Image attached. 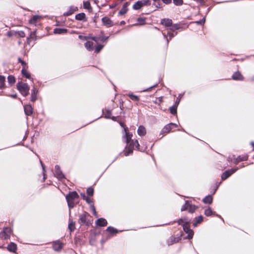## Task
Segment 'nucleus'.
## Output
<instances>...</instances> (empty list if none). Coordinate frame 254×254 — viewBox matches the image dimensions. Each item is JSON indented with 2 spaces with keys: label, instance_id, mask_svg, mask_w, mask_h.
I'll use <instances>...</instances> for the list:
<instances>
[{
  "label": "nucleus",
  "instance_id": "obj_1",
  "mask_svg": "<svg viewBox=\"0 0 254 254\" xmlns=\"http://www.w3.org/2000/svg\"><path fill=\"white\" fill-rule=\"evenodd\" d=\"M161 24L165 26L166 30L167 31V35L164 33L163 34L164 38L168 42L172 38L177 34V32L175 31L179 28V26L177 24H172V20L168 18L162 19L161 21Z\"/></svg>",
  "mask_w": 254,
  "mask_h": 254
},
{
  "label": "nucleus",
  "instance_id": "obj_2",
  "mask_svg": "<svg viewBox=\"0 0 254 254\" xmlns=\"http://www.w3.org/2000/svg\"><path fill=\"white\" fill-rule=\"evenodd\" d=\"M124 131L125 132L126 142L127 144L124 150V154L126 156H128L132 152L134 147L139 150V145L137 140H133L131 139L132 134L127 132V128H124Z\"/></svg>",
  "mask_w": 254,
  "mask_h": 254
},
{
  "label": "nucleus",
  "instance_id": "obj_3",
  "mask_svg": "<svg viewBox=\"0 0 254 254\" xmlns=\"http://www.w3.org/2000/svg\"><path fill=\"white\" fill-rule=\"evenodd\" d=\"M179 225H182L184 231L188 234V238L191 239L193 235V231L190 229V221L186 218H181L178 221Z\"/></svg>",
  "mask_w": 254,
  "mask_h": 254
},
{
  "label": "nucleus",
  "instance_id": "obj_4",
  "mask_svg": "<svg viewBox=\"0 0 254 254\" xmlns=\"http://www.w3.org/2000/svg\"><path fill=\"white\" fill-rule=\"evenodd\" d=\"M79 196L76 191H72L66 196V199L69 209L75 206L76 203V199Z\"/></svg>",
  "mask_w": 254,
  "mask_h": 254
},
{
  "label": "nucleus",
  "instance_id": "obj_5",
  "mask_svg": "<svg viewBox=\"0 0 254 254\" xmlns=\"http://www.w3.org/2000/svg\"><path fill=\"white\" fill-rule=\"evenodd\" d=\"M17 87L19 92L24 96L29 93V87L26 83L19 82L17 84Z\"/></svg>",
  "mask_w": 254,
  "mask_h": 254
},
{
  "label": "nucleus",
  "instance_id": "obj_6",
  "mask_svg": "<svg viewBox=\"0 0 254 254\" xmlns=\"http://www.w3.org/2000/svg\"><path fill=\"white\" fill-rule=\"evenodd\" d=\"M151 4L150 0H141L136 1L132 6V8L134 10H139L144 6H148Z\"/></svg>",
  "mask_w": 254,
  "mask_h": 254
},
{
  "label": "nucleus",
  "instance_id": "obj_7",
  "mask_svg": "<svg viewBox=\"0 0 254 254\" xmlns=\"http://www.w3.org/2000/svg\"><path fill=\"white\" fill-rule=\"evenodd\" d=\"M197 206L193 205L188 200L186 201L185 204L182 207L181 211H185L188 210L189 212L192 213L195 211Z\"/></svg>",
  "mask_w": 254,
  "mask_h": 254
},
{
  "label": "nucleus",
  "instance_id": "obj_8",
  "mask_svg": "<svg viewBox=\"0 0 254 254\" xmlns=\"http://www.w3.org/2000/svg\"><path fill=\"white\" fill-rule=\"evenodd\" d=\"M11 232V229L10 228H4L3 231L0 233V238L3 240L9 239Z\"/></svg>",
  "mask_w": 254,
  "mask_h": 254
},
{
  "label": "nucleus",
  "instance_id": "obj_9",
  "mask_svg": "<svg viewBox=\"0 0 254 254\" xmlns=\"http://www.w3.org/2000/svg\"><path fill=\"white\" fill-rule=\"evenodd\" d=\"M177 125L174 123H170L165 126L161 130V134L169 132L174 127H177Z\"/></svg>",
  "mask_w": 254,
  "mask_h": 254
},
{
  "label": "nucleus",
  "instance_id": "obj_10",
  "mask_svg": "<svg viewBox=\"0 0 254 254\" xmlns=\"http://www.w3.org/2000/svg\"><path fill=\"white\" fill-rule=\"evenodd\" d=\"M238 168H236L234 169H232L229 170H227L225 171L221 176V178L222 180H226L230 176L234 173L237 170H238Z\"/></svg>",
  "mask_w": 254,
  "mask_h": 254
},
{
  "label": "nucleus",
  "instance_id": "obj_11",
  "mask_svg": "<svg viewBox=\"0 0 254 254\" xmlns=\"http://www.w3.org/2000/svg\"><path fill=\"white\" fill-rule=\"evenodd\" d=\"M64 244L59 241L53 242V247L55 251H59L63 248Z\"/></svg>",
  "mask_w": 254,
  "mask_h": 254
},
{
  "label": "nucleus",
  "instance_id": "obj_12",
  "mask_svg": "<svg viewBox=\"0 0 254 254\" xmlns=\"http://www.w3.org/2000/svg\"><path fill=\"white\" fill-rule=\"evenodd\" d=\"M102 21L103 24L108 27H111L113 25L111 20L107 16L103 17L102 18Z\"/></svg>",
  "mask_w": 254,
  "mask_h": 254
},
{
  "label": "nucleus",
  "instance_id": "obj_13",
  "mask_svg": "<svg viewBox=\"0 0 254 254\" xmlns=\"http://www.w3.org/2000/svg\"><path fill=\"white\" fill-rule=\"evenodd\" d=\"M96 224L100 227H104L107 225V220L103 218L98 219L96 221Z\"/></svg>",
  "mask_w": 254,
  "mask_h": 254
},
{
  "label": "nucleus",
  "instance_id": "obj_14",
  "mask_svg": "<svg viewBox=\"0 0 254 254\" xmlns=\"http://www.w3.org/2000/svg\"><path fill=\"white\" fill-rule=\"evenodd\" d=\"M55 172L56 175L59 179H62L64 178V175L62 173L60 167L58 165L55 166Z\"/></svg>",
  "mask_w": 254,
  "mask_h": 254
},
{
  "label": "nucleus",
  "instance_id": "obj_15",
  "mask_svg": "<svg viewBox=\"0 0 254 254\" xmlns=\"http://www.w3.org/2000/svg\"><path fill=\"white\" fill-rule=\"evenodd\" d=\"M24 112L27 116H30L33 113V108L30 105H27L24 106Z\"/></svg>",
  "mask_w": 254,
  "mask_h": 254
},
{
  "label": "nucleus",
  "instance_id": "obj_16",
  "mask_svg": "<svg viewBox=\"0 0 254 254\" xmlns=\"http://www.w3.org/2000/svg\"><path fill=\"white\" fill-rule=\"evenodd\" d=\"M78 10V8L76 6H71L69 7V10L66 12H65L64 15L65 16H68L72 14L74 12Z\"/></svg>",
  "mask_w": 254,
  "mask_h": 254
},
{
  "label": "nucleus",
  "instance_id": "obj_17",
  "mask_svg": "<svg viewBox=\"0 0 254 254\" xmlns=\"http://www.w3.org/2000/svg\"><path fill=\"white\" fill-rule=\"evenodd\" d=\"M232 78L234 80H243L244 77L239 71H237L232 75Z\"/></svg>",
  "mask_w": 254,
  "mask_h": 254
},
{
  "label": "nucleus",
  "instance_id": "obj_18",
  "mask_svg": "<svg viewBox=\"0 0 254 254\" xmlns=\"http://www.w3.org/2000/svg\"><path fill=\"white\" fill-rule=\"evenodd\" d=\"M146 129L143 126H140L137 129V133L140 136H144L146 134Z\"/></svg>",
  "mask_w": 254,
  "mask_h": 254
},
{
  "label": "nucleus",
  "instance_id": "obj_19",
  "mask_svg": "<svg viewBox=\"0 0 254 254\" xmlns=\"http://www.w3.org/2000/svg\"><path fill=\"white\" fill-rule=\"evenodd\" d=\"M7 250L11 252H15L17 249L16 245L14 243H10L7 247Z\"/></svg>",
  "mask_w": 254,
  "mask_h": 254
},
{
  "label": "nucleus",
  "instance_id": "obj_20",
  "mask_svg": "<svg viewBox=\"0 0 254 254\" xmlns=\"http://www.w3.org/2000/svg\"><path fill=\"white\" fill-rule=\"evenodd\" d=\"M127 6H128V3L126 2L124 3L123 5V7L121 8V9L119 12V15H123L126 14L127 11Z\"/></svg>",
  "mask_w": 254,
  "mask_h": 254
},
{
  "label": "nucleus",
  "instance_id": "obj_21",
  "mask_svg": "<svg viewBox=\"0 0 254 254\" xmlns=\"http://www.w3.org/2000/svg\"><path fill=\"white\" fill-rule=\"evenodd\" d=\"M41 17L39 15H34L29 21V23L32 24H35Z\"/></svg>",
  "mask_w": 254,
  "mask_h": 254
},
{
  "label": "nucleus",
  "instance_id": "obj_22",
  "mask_svg": "<svg viewBox=\"0 0 254 254\" xmlns=\"http://www.w3.org/2000/svg\"><path fill=\"white\" fill-rule=\"evenodd\" d=\"M67 32V29L64 28H55L54 30V33L56 34H64Z\"/></svg>",
  "mask_w": 254,
  "mask_h": 254
},
{
  "label": "nucleus",
  "instance_id": "obj_23",
  "mask_svg": "<svg viewBox=\"0 0 254 254\" xmlns=\"http://www.w3.org/2000/svg\"><path fill=\"white\" fill-rule=\"evenodd\" d=\"M93 43L90 41H87L84 44L86 49L90 51L93 50Z\"/></svg>",
  "mask_w": 254,
  "mask_h": 254
},
{
  "label": "nucleus",
  "instance_id": "obj_24",
  "mask_svg": "<svg viewBox=\"0 0 254 254\" xmlns=\"http://www.w3.org/2000/svg\"><path fill=\"white\" fill-rule=\"evenodd\" d=\"M75 19L78 20L86 21V15L84 13H80L76 15Z\"/></svg>",
  "mask_w": 254,
  "mask_h": 254
},
{
  "label": "nucleus",
  "instance_id": "obj_25",
  "mask_svg": "<svg viewBox=\"0 0 254 254\" xmlns=\"http://www.w3.org/2000/svg\"><path fill=\"white\" fill-rule=\"evenodd\" d=\"M87 213H84L79 216V221L82 224H86Z\"/></svg>",
  "mask_w": 254,
  "mask_h": 254
},
{
  "label": "nucleus",
  "instance_id": "obj_26",
  "mask_svg": "<svg viewBox=\"0 0 254 254\" xmlns=\"http://www.w3.org/2000/svg\"><path fill=\"white\" fill-rule=\"evenodd\" d=\"M105 117L106 118H108V119H112V120L113 121H116V119H117V118L116 117H112L111 116V112L109 111V110H107L105 113Z\"/></svg>",
  "mask_w": 254,
  "mask_h": 254
},
{
  "label": "nucleus",
  "instance_id": "obj_27",
  "mask_svg": "<svg viewBox=\"0 0 254 254\" xmlns=\"http://www.w3.org/2000/svg\"><path fill=\"white\" fill-rule=\"evenodd\" d=\"M203 221V217L201 215L195 218V222L193 223L194 227L197 226V224L200 223Z\"/></svg>",
  "mask_w": 254,
  "mask_h": 254
},
{
  "label": "nucleus",
  "instance_id": "obj_28",
  "mask_svg": "<svg viewBox=\"0 0 254 254\" xmlns=\"http://www.w3.org/2000/svg\"><path fill=\"white\" fill-rule=\"evenodd\" d=\"M212 197L211 195H207L203 199V202L205 203L211 204L212 202Z\"/></svg>",
  "mask_w": 254,
  "mask_h": 254
},
{
  "label": "nucleus",
  "instance_id": "obj_29",
  "mask_svg": "<svg viewBox=\"0 0 254 254\" xmlns=\"http://www.w3.org/2000/svg\"><path fill=\"white\" fill-rule=\"evenodd\" d=\"M68 228L70 232L73 231L75 229V222L69 220Z\"/></svg>",
  "mask_w": 254,
  "mask_h": 254
},
{
  "label": "nucleus",
  "instance_id": "obj_30",
  "mask_svg": "<svg viewBox=\"0 0 254 254\" xmlns=\"http://www.w3.org/2000/svg\"><path fill=\"white\" fill-rule=\"evenodd\" d=\"M21 73L26 78L31 79L30 74L27 71V69L22 68Z\"/></svg>",
  "mask_w": 254,
  "mask_h": 254
},
{
  "label": "nucleus",
  "instance_id": "obj_31",
  "mask_svg": "<svg viewBox=\"0 0 254 254\" xmlns=\"http://www.w3.org/2000/svg\"><path fill=\"white\" fill-rule=\"evenodd\" d=\"M247 159H248L247 155H245V156H239L236 159L235 162H236V163H237L240 161H245V160H247Z\"/></svg>",
  "mask_w": 254,
  "mask_h": 254
},
{
  "label": "nucleus",
  "instance_id": "obj_32",
  "mask_svg": "<svg viewBox=\"0 0 254 254\" xmlns=\"http://www.w3.org/2000/svg\"><path fill=\"white\" fill-rule=\"evenodd\" d=\"M30 39H36V32L35 31H33V32H31L30 35V37L29 38H27V43L28 44H30Z\"/></svg>",
  "mask_w": 254,
  "mask_h": 254
},
{
  "label": "nucleus",
  "instance_id": "obj_33",
  "mask_svg": "<svg viewBox=\"0 0 254 254\" xmlns=\"http://www.w3.org/2000/svg\"><path fill=\"white\" fill-rule=\"evenodd\" d=\"M128 96L133 101H138L139 100V98L138 96L133 95L132 93H129L128 94Z\"/></svg>",
  "mask_w": 254,
  "mask_h": 254
},
{
  "label": "nucleus",
  "instance_id": "obj_34",
  "mask_svg": "<svg viewBox=\"0 0 254 254\" xmlns=\"http://www.w3.org/2000/svg\"><path fill=\"white\" fill-rule=\"evenodd\" d=\"M5 77L3 76L0 75V89L4 87Z\"/></svg>",
  "mask_w": 254,
  "mask_h": 254
},
{
  "label": "nucleus",
  "instance_id": "obj_35",
  "mask_svg": "<svg viewBox=\"0 0 254 254\" xmlns=\"http://www.w3.org/2000/svg\"><path fill=\"white\" fill-rule=\"evenodd\" d=\"M106 230L113 234H116L118 232V231L116 229L110 226L108 227Z\"/></svg>",
  "mask_w": 254,
  "mask_h": 254
},
{
  "label": "nucleus",
  "instance_id": "obj_36",
  "mask_svg": "<svg viewBox=\"0 0 254 254\" xmlns=\"http://www.w3.org/2000/svg\"><path fill=\"white\" fill-rule=\"evenodd\" d=\"M204 214L206 216H209L213 214V211L210 207H208V208L205 209L204 211Z\"/></svg>",
  "mask_w": 254,
  "mask_h": 254
},
{
  "label": "nucleus",
  "instance_id": "obj_37",
  "mask_svg": "<svg viewBox=\"0 0 254 254\" xmlns=\"http://www.w3.org/2000/svg\"><path fill=\"white\" fill-rule=\"evenodd\" d=\"M103 47H104L103 45L97 44L95 46V52H96V53H99L102 49Z\"/></svg>",
  "mask_w": 254,
  "mask_h": 254
},
{
  "label": "nucleus",
  "instance_id": "obj_38",
  "mask_svg": "<svg viewBox=\"0 0 254 254\" xmlns=\"http://www.w3.org/2000/svg\"><path fill=\"white\" fill-rule=\"evenodd\" d=\"M90 209L91 210V211H92L93 212V215L96 217L97 218L98 217V214H97V213L96 211V209H95V206H94L93 204H91L90 206Z\"/></svg>",
  "mask_w": 254,
  "mask_h": 254
},
{
  "label": "nucleus",
  "instance_id": "obj_39",
  "mask_svg": "<svg viewBox=\"0 0 254 254\" xmlns=\"http://www.w3.org/2000/svg\"><path fill=\"white\" fill-rule=\"evenodd\" d=\"M18 62L23 66V68L27 69L28 65H27V64L26 63V62H25L24 61H22L20 58L18 59Z\"/></svg>",
  "mask_w": 254,
  "mask_h": 254
},
{
  "label": "nucleus",
  "instance_id": "obj_40",
  "mask_svg": "<svg viewBox=\"0 0 254 254\" xmlns=\"http://www.w3.org/2000/svg\"><path fill=\"white\" fill-rule=\"evenodd\" d=\"M83 7L85 9H91L90 3L89 1L83 2Z\"/></svg>",
  "mask_w": 254,
  "mask_h": 254
},
{
  "label": "nucleus",
  "instance_id": "obj_41",
  "mask_svg": "<svg viewBox=\"0 0 254 254\" xmlns=\"http://www.w3.org/2000/svg\"><path fill=\"white\" fill-rule=\"evenodd\" d=\"M7 35L8 37L16 36V31H14V30H11L7 32Z\"/></svg>",
  "mask_w": 254,
  "mask_h": 254
},
{
  "label": "nucleus",
  "instance_id": "obj_42",
  "mask_svg": "<svg viewBox=\"0 0 254 254\" xmlns=\"http://www.w3.org/2000/svg\"><path fill=\"white\" fill-rule=\"evenodd\" d=\"M137 22L140 25H143L145 23V19L142 17H139L137 19Z\"/></svg>",
  "mask_w": 254,
  "mask_h": 254
},
{
  "label": "nucleus",
  "instance_id": "obj_43",
  "mask_svg": "<svg viewBox=\"0 0 254 254\" xmlns=\"http://www.w3.org/2000/svg\"><path fill=\"white\" fill-rule=\"evenodd\" d=\"M87 193L89 195H93L94 193V189L92 187H90L87 189Z\"/></svg>",
  "mask_w": 254,
  "mask_h": 254
},
{
  "label": "nucleus",
  "instance_id": "obj_44",
  "mask_svg": "<svg viewBox=\"0 0 254 254\" xmlns=\"http://www.w3.org/2000/svg\"><path fill=\"white\" fill-rule=\"evenodd\" d=\"M16 36L23 38L25 36V33L22 31H16Z\"/></svg>",
  "mask_w": 254,
  "mask_h": 254
},
{
  "label": "nucleus",
  "instance_id": "obj_45",
  "mask_svg": "<svg viewBox=\"0 0 254 254\" xmlns=\"http://www.w3.org/2000/svg\"><path fill=\"white\" fill-rule=\"evenodd\" d=\"M170 110L171 114L175 115L177 113V109L175 106L171 107Z\"/></svg>",
  "mask_w": 254,
  "mask_h": 254
},
{
  "label": "nucleus",
  "instance_id": "obj_46",
  "mask_svg": "<svg viewBox=\"0 0 254 254\" xmlns=\"http://www.w3.org/2000/svg\"><path fill=\"white\" fill-rule=\"evenodd\" d=\"M173 2L176 5H182L183 3V0H173Z\"/></svg>",
  "mask_w": 254,
  "mask_h": 254
},
{
  "label": "nucleus",
  "instance_id": "obj_47",
  "mask_svg": "<svg viewBox=\"0 0 254 254\" xmlns=\"http://www.w3.org/2000/svg\"><path fill=\"white\" fill-rule=\"evenodd\" d=\"M178 241V239L175 238H171L170 239V242H168V245H172L174 243H176Z\"/></svg>",
  "mask_w": 254,
  "mask_h": 254
},
{
  "label": "nucleus",
  "instance_id": "obj_48",
  "mask_svg": "<svg viewBox=\"0 0 254 254\" xmlns=\"http://www.w3.org/2000/svg\"><path fill=\"white\" fill-rule=\"evenodd\" d=\"M8 81L10 83H13L15 82V78L13 76H9Z\"/></svg>",
  "mask_w": 254,
  "mask_h": 254
},
{
  "label": "nucleus",
  "instance_id": "obj_49",
  "mask_svg": "<svg viewBox=\"0 0 254 254\" xmlns=\"http://www.w3.org/2000/svg\"><path fill=\"white\" fill-rule=\"evenodd\" d=\"M86 200V201L87 202V203H88V204H90V206L91 205V204H93V202L92 201V200L88 197H86V198L84 199Z\"/></svg>",
  "mask_w": 254,
  "mask_h": 254
},
{
  "label": "nucleus",
  "instance_id": "obj_50",
  "mask_svg": "<svg viewBox=\"0 0 254 254\" xmlns=\"http://www.w3.org/2000/svg\"><path fill=\"white\" fill-rule=\"evenodd\" d=\"M205 21V19L204 18H202V19L200 20L199 21H195V22L198 24H203Z\"/></svg>",
  "mask_w": 254,
  "mask_h": 254
},
{
  "label": "nucleus",
  "instance_id": "obj_51",
  "mask_svg": "<svg viewBox=\"0 0 254 254\" xmlns=\"http://www.w3.org/2000/svg\"><path fill=\"white\" fill-rule=\"evenodd\" d=\"M78 38L82 40H87V39H88L89 38L88 37L83 36L82 35H79L78 36Z\"/></svg>",
  "mask_w": 254,
  "mask_h": 254
},
{
  "label": "nucleus",
  "instance_id": "obj_52",
  "mask_svg": "<svg viewBox=\"0 0 254 254\" xmlns=\"http://www.w3.org/2000/svg\"><path fill=\"white\" fill-rule=\"evenodd\" d=\"M37 92H38V90H37V89L36 88L34 87L32 90L31 95H36Z\"/></svg>",
  "mask_w": 254,
  "mask_h": 254
},
{
  "label": "nucleus",
  "instance_id": "obj_53",
  "mask_svg": "<svg viewBox=\"0 0 254 254\" xmlns=\"http://www.w3.org/2000/svg\"><path fill=\"white\" fill-rule=\"evenodd\" d=\"M36 99H37L36 95H31V100L32 102L35 101L36 100Z\"/></svg>",
  "mask_w": 254,
  "mask_h": 254
},
{
  "label": "nucleus",
  "instance_id": "obj_54",
  "mask_svg": "<svg viewBox=\"0 0 254 254\" xmlns=\"http://www.w3.org/2000/svg\"><path fill=\"white\" fill-rule=\"evenodd\" d=\"M91 39L94 41L96 43H97L98 41L100 40V37H92Z\"/></svg>",
  "mask_w": 254,
  "mask_h": 254
},
{
  "label": "nucleus",
  "instance_id": "obj_55",
  "mask_svg": "<svg viewBox=\"0 0 254 254\" xmlns=\"http://www.w3.org/2000/svg\"><path fill=\"white\" fill-rule=\"evenodd\" d=\"M108 38V37H100V40L102 41V42H104L105 41H106Z\"/></svg>",
  "mask_w": 254,
  "mask_h": 254
},
{
  "label": "nucleus",
  "instance_id": "obj_56",
  "mask_svg": "<svg viewBox=\"0 0 254 254\" xmlns=\"http://www.w3.org/2000/svg\"><path fill=\"white\" fill-rule=\"evenodd\" d=\"M163 2L166 4H168L171 2L172 0H162Z\"/></svg>",
  "mask_w": 254,
  "mask_h": 254
},
{
  "label": "nucleus",
  "instance_id": "obj_57",
  "mask_svg": "<svg viewBox=\"0 0 254 254\" xmlns=\"http://www.w3.org/2000/svg\"><path fill=\"white\" fill-rule=\"evenodd\" d=\"M81 195L83 199H85L86 198V197H87L85 195V194L84 193H81Z\"/></svg>",
  "mask_w": 254,
  "mask_h": 254
},
{
  "label": "nucleus",
  "instance_id": "obj_58",
  "mask_svg": "<svg viewBox=\"0 0 254 254\" xmlns=\"http://www.w3.org/2000/svg\"><path fill=\"white\" fill-rule=\"evenodd\" d=\"M41 165H42V168H43V175H44V179H45V169H44V166H43V165L42 164V163L41 162Z\"/></svg>",
  "mask_w": 254,
  "mask_h": 254
},
{
  "label": "nucleus",
  "instance_id": "obj_59",
  "mask_svg": "<svg viewBox=\"0 0 254 254\" xmlns=\"http://www.w3.org/2000/svg\"><path fill=\"white\" fill-rule=\"evenodd\" d=\"M155 86H156V85L153 86V87H155ZM152 87H153V86H152V87H149V88L146 89H145V90H143V91H150V90H151V89Z\"/></svg>",
  "mask_w": 254,
  "mask_h": 254
},
{
  "label": "nucleus",
  "instance_id": "obj_60",
  "mask_svg": "<svg viewBox=\"0 0 254 254\" xmlns=\"http://www.w3.org/2000/svg\"><path fill=\"white\" fill-rule=\"evenodd\" d=\"M179 102H180V99H179V98H177L176 102V104H177V105H178L179 104Z\"/></svg>",
  "mask_w": 254,
  "mask_h": 254
},
{
  "label": "nucleus",
  "instance_id": "obj_61",
  "mask_svg": "<svg viewBox=\"0 0 254 254\" xmlns=\"http://www.w3.org/2000/svg\"><path fill=\"white\" fill-rule=\"evenodd\" d=\"M251 145H252V146L254 147V142H251Z\"/></svg>",
  "mask_w": 254,
  "mask_h": 254
},
{
  "label": "nucleus",
  "instance_id": "obj_62",
  "mask_svg": "<svg viewBox=\"0 0 254 254\" xmlns=\"http://www.w3.org/2000/svg\"><path fill=\"white\" fill-rule=\"evenodd\" d=\"M11 96H12V97H13V98H16V94H15V95H12Z\"/></svg>",
  "mask_w": 254,
  "mask_h": 254
},
{
  "label": "nucleus",
  "instance_id": "obj_63",
  "mask_svg": "<svg viewBox=\"0 0 254 254\" xmlns=\"http://www.w3.org/2000/svg\"><path fill=\"white\" fill-rule=\"evenodd\" d=\"M124 23H125V21L121 22V24H124Z\"/></svg>",
  "mask_w": 254,
  "mask_h": 254
},
{
  "label": "nucleus",
  "instance_id": "obj_64",
  "mask_svg": "<svg viewBox=\"0 0 254 254\" xmlns=\"http://www.w3.org/2000/svg\"><path fill=\"white\" fill-rule=\"evenodd\" d=\"M120 125H121L122 126H123V125H122V123H120Z\"/></svg>",
  "mask_w": 254,
  "mask_h": 254
}]
</instances>
